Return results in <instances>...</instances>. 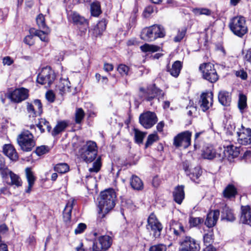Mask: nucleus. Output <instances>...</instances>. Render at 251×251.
Listing matches in <instances>:
<instances>
[{
  "instance_id": "obj_2",
  "label": "nucleus",
  "mask_w": 251,
  "mask_h": 251,
  "mask_svg": "<svg viewBox=\"0 0 251 251\" xmlns=\"http://www.w3.org/2000/svg\"><path fill=\"white\" fill-rule=\"evenodd\" d=\"M21 149L25 151H31L35 146L33 134L28 130L23 131L17 138Z\"/></svg>"
},
{
  "instance_id": "obj_43",
  "label": "nucleus",
  "mask_w": 251,
  "mask_h": 251,
  "mask_svg": "<svg viewBox=\"0 0 251 251\" xmlns=\"http://www.w3.org/2000/svg\"><path fill=\"white\" fill-rule=\"evenodd\" d=\"M154 33L155 34L156 39L159 37H163L165 36V31L163 27L158 25H153L152 26Z\"/></svg>"
},
{
  "instance_id": "obj_15",
  "label": "nucleus",
  "mask_w": 251,
  "mask_h": 251,
  "mask_svg": "<svg viewBox=\"0 0 251 251\" xmlns=\"http://www.w3.org/2000/svg\"><path fill=\"white\" fill-rule=\"evenodd\" d=\"M213 99V93L211 92H206L201 94L199 104L203 111H206L212 105Z\"/></svg>"
},
{
  "instance_id": "obj_45",
  "label": "nucleus",
  "mask_w": 251,
  "mask_h": 251,
  "mask_svg": "<svg viewBox=\"0 0 251 251\" xmlns=\"http://www.w3.org/2000/svg\"><path fill=\"white\" fill-rule=\"evenodd\" d=\"M85 115L83 110L81 108H77L75 113V122L76 124H80L83 119Z\"/></svg>"
},
{
  "instance_id": "obj_23",
  "label": "nucleus",
  "mask_w": 251,
  "mask_h": 251,
  "mask_svg": "<svg viewBox=\"0 0 251 251\" xmlns=\"http://www.w3.org/2000/svg\"><path fill=\"white\" fill-rule=\"evenodd\" d=\"M184 186L178 185L176 186L173 192V197L174 201L178 204H180L184 199L185 194L184 191Z\"/></svg>"
},
{
  "instance_id": "obj_29",
  "label": "nucleus",
  "mask_w": 251,
  "mask_h": 251,
  "mask_svg": "<svg viewBox=\"0 0 251 251\" xmlns=\"http://www.w3.org/2000/svg\"><path fill=\"white\" fill-rule=\"evenodd\" d=\"M70 82L68 79H60L58 88L60 92V94L63 95L64 93L70 92Z\"/></svg>"
},
{
  "instance_id": "obj_3",
  "label": "nucleus",
  "mask_w": 251,
  "mask_h": 251,
  "mask_svg": "<svg viewBox=\"0 0 251 251\" xmlns=\"http://www.w3.org/2000/svg\"><path fill=\"white\" fill-rule=\"evenodd\" d=\"M80 156L86 162H91L97 154V145L95 142L89 141L86 142L79 150Z\"/></svg>"
},
{
  "instance_id": "obj_42",
  "label": "nucleus",
  "mask_w": 251,
  "mask_h": 251,
  "mask_svg": "<svg viewBox=\"0 0 251 251\" xmlns=\"http://www.w3.org/2000/svg\"><path fill=\"white\" fill-rule=\"evenodd\" d=\"M8 173L10 176L11 183L13 185L19 186L22 185V181L18 176L13 173L12 171L8 170Z\"/></svg>"
},
{
  "instance_id": "obj_28",
  "label": "nucleus",
  "mask_w": 251,
  "mask_h": 251,
  "mask_svg": "<svg viewBox=\"0 0 251 251\" xmlns=\"http://www.w3.org/2000/svg\"><path fill=\"white\" fill-rule=\"evenodd\" d=\"M25 176L27 180L28 181V187L26 192L30 193L34 182L35 181V177L34 176L33 173L30 168H26L25 169Z\"/></svg>"
},
{
  "instance_id": "obj_13",
  "label": "nucleus",
  "mask_w": 251,
  "mask_h": 251,
  "mask_svg": "<svg viewBox=\"0 0 251 251\" xmlns=\"http://www.w3.org/2000/svg\"><path fill=\"white\" fill-rule=\"evenodd\" d=\"M237 141L239 144L248 145L251 144V129L245 128L243 126L241 128L236 132Z\"/></svg>"
},
{
  "instance_id": "obj_24",
  "label": "nucleus",
  "mask_w": 251,
  "mask_h": 251,
  "mask_svg": "<svg viewBox=\"0 0 251 251\" xmlns=\"http://www.w3.org/2000/svg\"><path fill=\"white\" fill-rule=\"evenodd\" d=\"M152 26L146 27L142 30L141 38L146 41L151 42L156 39V36L154 33Z\"/></svg>"
},
{
  "instance_id": "obj_56",
  "label": "nucleus",
  "mask_w": 251,
  "mask_h": 251,
  "mask_svg": "<svg viewBox=\"0 0 251 251\" xmlns=\"http://www.w3.org/2000/svg\"><path fill=\"white\" fill-rule=\"evenodd\" d=\"M86 228V225L83 223H80L75 230V233L76 234H80L83 232Z\"/></svg>"
},
{
  "instance_id": "obj_49",
  "label": "nucleus",
  "mask_w": 251,
  "mask_h": 251,
  "mask_svg": "<svg viewBox=\"0 0 251 251\" xmlns=\"http://www.w3.org/2000/svg\"><path fill=\"white\" fill-rule=\"evenodd\" d=\"M213 242L212 232H210L203 235V242L206 247H211V245Z\"/></svg>"
},
{
  "instance_id": "obj_58",
  "label": "nucleus",
  "mask_w": 251,
  "mask_h": 251,
  "mask_svg": "<svg viewBox=\"0 0 251 251\" xmlns=\"http://www.w3.org/2000/svg\"><path fill=\"white\" fill-rule=\"evenodd\" d=\"M153 12V8L152 6L147 7L144 10L143 15L145 17H149Z\"/></svg>"
},
{
  "instance_id": "obj_55",
  "label": "nucleus",
  "mask_w": 251,
  "mask_h": 251,
  "mask_svg": "<svg viewBox=\"0 0 251 251\" xmlns=\"http://www.w3.org/2000/svg\"><path fill=\"white\" fill-rule=\"evenodd\" d=\"M48 151L49 150L48 147L45 146H42L36 148V153L38 155L41 156L46 154L48 152Z\"/></svg>"
},
{
  "instance_id": "obj_25",
  "label": "nucleus",
  "mask_w": 251,
  "mask_h": 251,
  "mask_svg": "<svg viewBox=\"0 0 251 251\" xmlns=\"http://www.w3.org/2000/svg\"><path fill=\"white\" fill-rule=\"evenodd\" d=\"M218 100L220 103L224 106H227L231 101V94L226 91H221L218 94Z\"/></svg>"
},
{
  "instance_id": "obj_35",
  "label": "nucleus",
  "mask_w": 251,
  "mask_h": 251,
  "mask_svg": "<svg viewBox=\"0 0 251 251\" xmlns=\"http://www.w3.org/2000/svg\"><path fill=\"white\" fill-rule=\"evenodd\" d=\"M36 125L41 132H44L45 130L50 132L51 128L49 122L45 119H39V122Z\"/></svg>"
},
{
  "instance_id": "obj_5",
  "label": "nucleus",
  "mask_w": 251,
  "mask_h": 251,
  "mask_svg": "<svg viewBox=\"0 0 251 251\" xmlns=\"http://www.w3.org/2000/svg\"><path fill=\"white\" fill-rule=\"evenodd\" d=\"M199 69L205 80L211 83H214L218 80L219 75L213 64L210 63L201 64Z\"/></svg>"
},
{
  "instance_id": "obj_46",
  "label": "nucleus",
  "mask_w": 251,
  "mask_h": 251,
  "mask_svg": "<svg viewBox=\"0 0 251 251\" xmlns=\"http://www.w3.org/2000/svg\"><path fill=\"white\" fill-rule=\"evenodd\" d=\"M101 166L100 159L99 157L93 163L92 167L89 169V172L90 173H97L100 170Z\"/></svg>"
},
{
  "instance_id": "obj_41",
  "label": "nucleus",
  "mask_w": 251,
  "mask_h": 251,
  "mask_svg": "<svg viewBox=\"0 0 251 251\" xmlns=\"http://www.w3.org/2000/svg\"><path fill=\"white\" fill-rule=\"evenodd\" d=\"M134 132L135 142L139 144L142 143L146 133L142 132L136 128L134 129Z\"/></svg>"
},
{
  "instance_id": "obj_53",
  "label": "nucleus",
  "mask_w": 251,
  "mask_h": 251,
  "mask_svg": "<svg viewBox=\"0 0 251 251\" xmlns=\"http://www.w3.org/2000/svg\"><path fill=\"white\" fill-rule=\"evenodd\" d=\"M166 246L163 244L152 246L150 248V251H166Z\"/></svg>"
},
{
  "instance_id": "obj_16",
  "label": "nucleus",
  "mask_w": 251,
  "mask_h": 251,
  "mask_svg": "<svg viewBox=\"0 0 251 251\" xmlns=\"http://www.w3.org/2000/svg\"><path fill=\"white\" fill-rule=\"evenodd\" d=\"M28 97L27 89L21 88L15 89L9 96L11 100L15 102H20L26 99Z\"/></svg>"
},
{
  "instance_id": "obj_17",
  "label": "nucleus",
  "mask_w": 251,
  "mask_h": 251,
  "mask_svg": "<svg viewBox=\"0 0 251 251\" xmlns=\"http://www.w3.org/2000/svg\"><path fill=\"white\" fill-rule=\"evenodd\" d=\"M170 230L176 237L185 234V230L183 225L178 221L171 220L169 223Z\"/></svg>"
},
{
  "instance_id": "obj_9",
  "label": "nucleus",
  "mask_w": 251,
  "mask_h": 251,
  "mask_svg": "<svg viewBox=\"0 0 251 251\" xmlns=\"http://www.w3.org/2000/svg\"><path fill=\"white\" fill-rule=\"evenodd\" d=\"M192 132L189 131L182 132L177 134L174 139V145L176 147L188 148L191 144Z\"/></svg>"
},
{
  "instance_id": "obj_64",
  "label": "nucleus",
  "mask_w": 251,
  "mask_h": 251,
  "mask_svg": "<svg viewBox=\"0 0 251 251\" xmlns=\"http://www.w3.org/2000/svg\"><path fill=\"white\" fill-rule=\"evenodd\" d=\"M245 59L246 61L251 64V48L247 50L245 56Z\"/></svg>"
},
{
  "instance_id": "obj_61",
  "label": "nucleus",
  "mask_w": 251,
  "mask_h": 251,
  "mask_svg": "<svg viewBox=\"0 0 251 251\" xmlns=\"http://www.w3.org/2000/svg\"><path fill=\"white\" fill-rule=\"evenodd\" d=\"M46 97L48 101L52 102L54 100L55 95L52 91H49L46 93Z\"/></svg>"
},
{
  "instance_id": "obj_22",
  "label": "nucleus",
  "mask_w": 251,
  "mask_h": 251,
  "mask_svg": "<svg viewBox=\"0 0 251 251\" xmlns=\"http://www.w3.org/2000/svg\"><path fill=\"white\" fill-rule=\"evenodd\" d=\"M241 222L244 224H247L251 226V211L249 206L241 207Z\"/></svg>"
},
{
  "instance_id": "obj_57",
  "label": "nucleus",
  "mask_w": 251,
  "mask_h": 251,
  "mask_svg": "<svg viewBox=\"0 0 251 251\" xmlns=\"http://www.w3.org/2000/svg\"><path fill=\"white\" fill-rule=\"evenodd\" d=\"M201 171L200 168V167H196L194 169V172H193L191 175L192 176H190L191 179H195V177L196 178H198L201 175Z\"/></svg>"
},
{
  "instance_id": "obj_63",
  "label": "nucleus",
  "mask_w": 251,
  "mask_h": 251,
  "mask_svg": "<svg viewBox=\"0 0 251 251\" xmlns=\"http://www.w3.org/2000/svg\"><path fill=\"white\" fill-rule=\"evenodd\" d=\"M13 62V60L9 56L5 57L3 59V63L4 65H10Z\"/></svg>"
},
{
  "instance_id": "obj_1",
  "label": "nucleus",
  "mask_w": 251,
  "mask_h": 251,
  "mask_svg": "<svg viewBox=\"0 0 251 251\" xmlns=\"http://www.w3.org/2000/svg\"><path fill=\"white\" fill-rule=\"evenodd\" d=\"M116 199V192L113 189H108L101 193L98 205L99 217L103 218L106 214L114 208Z\"/></svg>"
},
{
  "instance_id": "obj_51",
  "label": "nucleus",
  "mask_w": 251,
  "mask_h": 251,
  "mask_svg": "<svg viewBox=\"0 0 251 251\" xmlns=\"http://www.w3.org/2000/svg\"><path fill=\"white\" fill-rule=\"evenodd\" d=\"M158 139V136L156 133L150 134L148 137L147 141L145 144V148H147Z\"/></svg>"
},
{
  "instance_id": "obj_36",
  "label": "nucleus",
  "mask_w": 251,
  "mask_h": 251,
  "mask_svg": "<svg viewBox=\"0 0 251 251\" xmlns=\"http://www.w3.org/2000/svg\"><path fill=\"white\" fill-rule=\"evenodd\" d=\"M106 28V24L105 21H100L95 27L93 33L95 36H98L101 35L103 31Z\"/></svg>"
},
{
  "instance_id": "obj_37",
  "label": "nucleus",
  "mask_w": 251,
  "mask_h": 251,
  "mask_svg": "<svg viewBox=\"0 0 251 251\" xmlns=\"http://www.w3.org/2000/svg\"><path fill=\"white\" fill-rule=\"evenodd\" d=\"M69 170V166L65 163H58L54 167V170L60 174H65Z\"/></svg>"
},
{
  "instance_id": "obj_48",
  "label": "nucleus",
  "mask_w": 251,
  "mask_h": 251,
  "mask_svg": "<svg viewBox=\"0 0 251 251\" xmlns=\"http://www.w3.org/2000/svg\"><path fill=\"white\" fill-rule=\"evenodd\" d=\"M193 11L196 15H205L209 16L211 14V11L205 8H195Z\"/></svg>"
},
{
  "instance_id": "obj_31",
  "label": "nucleus",
  "mask_w": 251,
  "mask_h": 251,
  "mask_svg": "<svg viewBox=\"0 0 251 251\" xmlns=\"http://www.w3.org/2000/svg\"><path fill=\"white\" fill-rule=\"evenodd\" d=\"M130 183L131 187L134 190H141L143 188L144 185L142 181L136 176H132Z\"/></svg>"
},
{
  "instance_id": "obj_60",
  "label": "nucleus",
  "mask_w": 251,
  "mask_h": 251,
  "mask_svg": "<svg viewBox=\"0 0 251 251\" xmlns=\"http://www.w3.org/2000/svg\"><path fill=\"white\" fill-rule=\"evenodd\" d=\"M185 35V30H182L181 31H179L177 35L174 38V41L176 42H178L180 41L184 37Z\"/></svg>"
},
{
  "instance_id": "obj_59",
  "label": "nucleus",
  "mask_w": 251,
  "mask_h": 251,
  "mask_svg": "<svg viewBox=\"0 0 251 251\" xmlns=\"http://www.w3.org/2000/svg\"><path fill=\"white\" fill-rule=\"evenodd\" d=\"M235 75L237 77H240L242 79H246L247 78V74L244 70H239L236 71L235 73Z\"/></svg>"
},
{
  "instance_id": "obj_30",
  "label": "nucleus",
  "mask_w": 251,
  "mask_h": 251,
  "mask_svg": "<svg viewBox=\"0 0 251 251\" xmlns=\"http://www.w3.org/2000/svg\"><path fill=\"white\" fill-rule=\"evenodd\" d=\"M68 123L65 121H58L56 126L53 128L52 131V135L54 136H56L68 126Z\"/></svg>"
},
{
  "instance_id": "obj_14",
  "label": "nucleus",
  "mask_w": 251,
  "mask_h": 251,
  "mask_svg": "<svg viewBox=\"0 0 251 251\" xmlns=\"http://www.w3.org/2000/svg\"><path fill=\"white\" fill-rule=\"evenodd\" d=\"M26 110L29 117L34 118L42 113V105L41 101L39 100H34L33 103L27 102Z\"/></svg>"
},
{
  "instance_id": "obj_32",
  "label": "nucleus",
  "mask_w": 251,
  "mask_h": 251,
  "mask_svg": "<svg viewBox=\"0 0 251 251\" xmlns=\"http://www.w3.org/2000/svg\"><path fill=\"white\" fill-rule=\"evenodd\" d=\"M223 195L225 198H231L234 197L237 194V190L232 184H228L223 191Z\"/></svg>"
},
{
  "instance_id": "obj_34",
  "label": "nucleus",
  "mask_w": 251,
  "mask_h": 251,
  "mask_svg": "<svg viewBox=\"0 0 251 251\" xmlns=\"http://www.w3.org/2000/svg\"><path fill=\"white\" fill-rule=\"evenodd\" d=\"M50 33V29L36 30L34 33V35L39 37L42 41L47 43L49 42L48 35Z\"/></svg>"
},
{
  "instance_id": "obj_21",
  "label": "nucleus",
  "mask_w": 251,
  "mask_h": 251,
  "mask_svg": "<svg viewBox=\"0 0 251 251\" xmlns=\"http://www.w3.org/2000/svg\"><path fill=\"white\" fill-rule=\"evenodd\" d=\"M240 152L239 148L230 145L225 148L224 151L222 152V155L224 157L234 158L238 156Z\"/></svg>"
},
{
  "instance_id": "obj_38",
  "label": "nucleus",
  "mask_w": 251,
  "mask_h": 251,
  "mask_svg": "<svg viewBox=\"0 0 251 251\" xmlns=\"http://www.w3.org/2000/svg\"><path fill=\"white\" fill-rule=\"evenodd\" d=\"M222 219H226L228 221H233L235 220V217L232 211L229 208L226 207L222 212Z\"/></svg>"
},
{
  "instance_id": "obj_12",
  "label": "nucleus",
  "mask_w": 251,
  "mask_h": 251,
  "mask_svg": "<svg viewBox=\"0 0 251 251\" xmlns=\"http://www.w3.org/2000/svg\"><path fill=\"white\" fill-rule=\"evenodd\" d=\"M181 250L184 251H199V243L190 236H186L180 241Z\"/></svg>"
},
{
  "instance_id": "obj_8",
  "label": "nucleus",
  "mask_w": 251,
  "mask_h": 251,
  "mask_svg": "<svg viewBox=\"0 0 251 251\" xmlns=\"http://www.w3.org/2000/svg\"><path fill=\"white\" fill-rule=\"evenodd\" d=\"M146 226L148 230L152 232L153 235L155 238L160 236L163 227L153 213H151L149 216Z\"/></svg>"
},
{
  "instance_id": "obj_26",
  "label": "nucleus",
  "mask_w": 251,
  "mask_h": 251,
  "mask_svg": "<svg viewBox=\"0 0 251 251\" xmlns=\"http://www.w3.org/2000/svg\"><path fill=\"white\" fill-rule=\"evenodd\" d=\"M181 68V62L180 61H176L173 64L171 68L169 66H167V71L170 73L171 75L175 77H177L180 73Z\"/></svg>"
},
{
  "instance_id": "obj_40",
  "label": "nucleus",
  "mask_w": 251,
  "mask_h": 251,
  "mask_svg": "<svg viewBox=\"0 0 251 251\" xmlns=\"http://www.w3.org/2000/svg\"><path fill=\"white\" fill-rule=\"evenodd\" d=\"M91 14L95 17H98L101 12L100 2L96 1L91 5Z\"/></svg>"
},
{
  "instance_id": "obj_4",
  "label": "nucleus",
  "mask_w": 251,
  "mask_h": 251,
  "mask_svg": "<svg viewBox=\"0 0 251 251\" xmlns=\"http://www.w3.org/2000/svg\"><path fill=\"white\" fill-rule=\"evenodd\" d=\"M229 26L232 32L239 37H242L248 31L245 19L242 16L233 18Z\"/></svg>"
},
{
  "instance_id": "obj_54",
  "label": "nucleus",
  "mask_w": 251,
  "mask_h": 251,
  "mask_svg": "<svg viewBox=\"0 0 251 251\" xmlns=\"http://www.w3.org/2000/svg\"><path fill=\"white\" fill-rule=\"evenodd\" d=\"M117 70L121 75H127L129 71V68L125 65L121 64L118 66Z\"/></svg>"
},
{
  "instance_id": "obj_47",
  "label": "nucleus",
  "mask_w": 251,
  "mask_h": 251,
  "mask_svg": "<svg viewBox=\"0 0 251 251\" xmlns=\"http://www.w3.org/2000/svg\"><path fill=\"white\" fill-rule=\"evenodd\" d=\"M238 106L241 111H242L247 107V97L240 94L239 96Z\"/></svg>"
},
{
  "instance_id": "obj_6",
  "label": "nucleus",
  "mask_w": 251,
  "mask_h": 251,
  "mask_svg": "<svg viewBox=\"0 0 251 251\" xmlns=\"http://www.w3.org/2000/svg\"><path fill=\"white\" fill-rule=\"evenodd\" d=\"M55 79L53 71L49 67L43 68L37 77V83L49 87Z\"/></svg>"
},
{
  "instance_id": "obj_27",
  "label": "nucleus",
  "mask_w": 251,
  "mask_h": 251,
  "mask_svg": "<svg viewBox=\"0 0 251 251\" xmlns=\"http://www.w3.org/2000/svg\"><path fill=\"white\" fill-rule=\"evenodd\" d=\"M3 152L11 160H16L18 159V154L14 147L10 145H5L3 148Z\"/></svg>"
},
{
  "instance_id": "obj_52",
  "label": "nucleus",
  "mask_w": 251,
  "mask_h": 251,
  "mask_svg": "<svg viewBox=\"0 0 251 251\" xmlns=\"http://www.w3.org/2000/svg\"><path fill=\"white\" fill-rule=\"evenodd\" d=\"M203 222L202 219L199 217H190L189 220V223L190 227H195L199 226Z\"/></svg>"
},
{
  "instance_id": "obj_62",
  "label": "nucleus",
  "mask_w": 251,
  "mask_h": 251,
  "mask_svg": "<svg viewBox=\"0 0 251 251\" xmlns=\"http://www.w3.org/2000/svg\"><path fill=\"white\" fill-rule=\"evenodd\" d=\"M24 41L25 43L27 45H28L29 46H32L34 44V41L33 40V35H30L26 36L24 40Z\"/></svg>"
},
{
  "instance_id": "obj_18",
  "label": "nucleus",
  "mask_w": 251,
  "mask_h": 251,
  "mask_svg": "<svg viewBox=\"0 0 251 251\" xmlns=\"http://www.w3.org/2000/svg\"><path fill=\"white\" fill-rule=\"evenodd\" d=\"M75 202V201L74 199H69L64 209L63 213V220L66 224H68L71 221L72 211Z\"/></svg>"
},
{
  "instance_id": "obj_19",
  "label": "nucleus",
  "mask_w": 251,
  "mask_h": 251,
  "mask_svg": "<svg viewBox=\"0 0 251 251\" xmlns=\"http://www.w3.org/2000/svg\"><path fill=\"white\" fill-rule=\"evenodd\" d=\"M202 156L204 159H212L214 158H219V159H223V155L220 153L216 152L215 150L212 147H209L203 150L202 153Z\"/></svg>"
},
{
  "instance_id": "obj_10",
  "label": "nucleus",
  "mask_w": 251,
  "mask_h": 251,
  "mask_svg": "<svg viewBox=\"0 0 251 251\" xmlns=\"http://www.w3.org/2000/svg\"><path fill=\"white\" fill-rule=\"evenodd\" d=\"M157 121L156 114L152 112L147 111L140 115L139 122L145 128L148 129L153 126Z\"/></svg>"
},
{
  "instance_id": "obj_7",
  "label": "nucleus",
  "mask_w": 251,
  "mask_h": 251,
  "mask_svg": "<svg viewBox=\"0 0 251 251\" xmlns=\"http://www.w3.org/2000/svg\"><path fill=\"white\" fill-rule=\"evenodd\" d=\"M140 91L142 93L141 97L147 101H151L155 97H157L159 101L164 95L162 91L157 88L154 84L149 86L146 91L143 88H140Z\"/></svg>"
},
{
  "instance_id": "obj_39",
  "label": "nucleus",
  "mask_w": 251,
  "mask_h": 251,
  "mask_svg": "<svg viewBox=\"0 0 251 251\" xmlns=\"http://www.w3.org/2000/svg\"><path fill=\"white\" fill-rule=\"evenodd\" d=\"M140 49L143 52H156L160 50V47L154 45H150L148 44H145L143 46L140 47Z\"/></svg>"
},
{
  "instance_id": "obj_50",
  "label": "nucleus",
  "mask_w": 251,
  "mask_h": 251,
  "mask_svg": "<svg viewBox=\"0 0 251 251\" xmlns=\"http://www.w3.org/2000/svg\"><path fill=\"white\" fill-rule=\"evenodd\" d=\"M86 178L87 179L86 183L88 189H93V188L96 186L97 184L95 178L92 177L91 176H86Z\"/></svg>"
},
{
  "instance_id": "obj_33",
  "label": "nucleus",
  "mask_w": 251,
  "mask_h": 251,
  "mask_svg": "<svg viewBox=\"0 0 251 251\" xmlns=\"http://www.w3.org/2000/svg\"><path fill=\"white\" fill-rule=\"evenodd\" d=\"M71 19L76 25H83L86 26L88 25L87 20L78 13H73L71 15Z\"/></svg>"
},
{
  "instance_id": "obj_44",
  "label": "nucleus",
  "mask_w": 251,
  "mask_h": 251,
  "mask_svg": "<svg viewBox=\"0 0 251 251\" xmlns=\"http://www.w3.org/2000/svg\"><path fill=\"white\" fill-rule=\"evenodd\" d=\"M36 22L39 27L41 29H49L45 23L44 16L42 14H40L36 18Z\"/></svg>"
},
{
  "instance_id": "obj_20",
  "label": "nucleus",
  "mask_w": 251,
  "mask_h": 251,
  "mask_svg": "<svg viewBox=\"0 0 251 251\" xmlns=\"http://www.w3.org/2000/svg\"><path fill=\"white\" fill-rule=\"evenodd\" d=\"M220 211L219 210L211 211L207 215L205 225L208 227L214 226L219 219Z\"/></svg>"
},
{
  "instance_id": "obj_11",
  "label": "nucleus",
  "mask_w": 251,
  "mask_h": 251,
  "mask_svg": "<svg viewBox=\"0 0 251 251\" xmlns=\"http://www.w3.org/2000/svg\"><path fill=\"white\" fill-rule=\"evenodd\" d=\"M112 239L108 235L100 236L94 243L93 251H105L112 245Z\"/></svg>"
}]
</instances>
